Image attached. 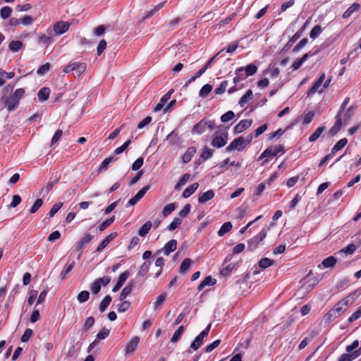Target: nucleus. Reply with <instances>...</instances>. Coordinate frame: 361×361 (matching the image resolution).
<instances>
[{
  "label": "nucleus",
  "instance_id": "obj_64",
  "mask_svg": "<svg viewBox=\"0 0 361 361\" xmlns=\"http://www.w3.org/2000/svg\"><path fill=\"white\" fill-rule=\"evenodd\" d=\"M33 335V331L30 329H26L23 336H21V341L23 343L27 342Z\"/></svg>",
  "mask_w": 361,
  "mask_h": 361
},
{
  "label": "nucleus",
  "instance_id": "obj_63",
  "mask_svg": "<svg viewBox=\"0 0 361 361\" xmlns=\"http://www.w3.org/2000/svg\"><path fill=\"white\" fill-rule=\"evenodd\" d=\"M191 209V206L190 204H186L183 208L179 212L178 215L180 218L186 217L190 213Z\"/></svg>",
  "mask_w": 361,
  "mask_h": 361
},
{
  "label": "nucleus",
  "instance_id": "obj_33",
  "mask_svg": "<svg viewBox=\"0 0 361 361\" xmlns=\"http://www.w3.org/2000/svg\"><path fill=\"white\" fill-rule=\"evenodd\" d=\"M166 298H167V293L165 292L161 293V295H159L157 298L156 301L154 303V309L156 310H158L159 308H160V307L162 305V304L166 301Z\"/></svg>",
  "mask_w": 361,
  "mask_h": 361
},
{
  "label": "nucleus",
  "instance_id": "obj_10",
  "mask_svg": "<svg viewBox=\"0 0 361 361\" xmlns=\"http://www.w3.org/2000/svg\"><path fill=\"white\" fill-rule=\"evenodd\" d=\"M325 74L322 73L319 78L314 82L311 88L307 92V95L311 96L314 94L315 92H322L323 90V87H322V85L325 80Z\"/></svg>",
  "mask_w": 361,
  "mask_h": 361
},
{
  "label": "nucleus",
  "instance_id": "obj_51",
  "mask_svg": "<svg viewBox=\"0 0 361 361\" xmlns=\"http://www.w3.org/2000/svg\"><path fill=\"white\" fill-rule=\"evenodd\" d=\"M228 86V81L224 80L221 82L219 87L215 88L214 93L216 94H221L225 92L226 87Z\"/></svg>",
  "mask_w": 361,
  "mask_h": 361
},
{
  "label": "nucleus",
  "instance_id": "obj_59",
  "mask_svg": "<svg viewBox=\"0 0 361 361\" xmlns=\"http://www.w3.org/2000/svg\"><path fill=\"white\" fill-rule=\"evenodd\" d=\"M43 200L42 199H37L30 209V214L35 213L42 205Z\"/></svg>",
  "mask_w": 361,
  "mask_h": 361
},
{
  "label": "nucleus",
  "instance_id": "obj_17",
  "mask_svg": "<svg viewBox=\"0 0 361 361\" xmlns=\"http://www.w3.org/2000/svg\"><path fill=\"white\" fill-rule=\"evenodd\" d=\"M337 258L334 256H329L325 258L322 262L318 265L319 269L331 268L334 267L337 262Z\"/></svg>",
  "mask_w": 361,
  "mask_h": 361
},
{
  "label": "nucleus",
  "instance_id": "obj_55",
  "mask_svg": "<svg viewBox=\"0 0 361 361\" xmlns=\"http://www.w3.org/2000/svg\"><path fill=\"white\" fill-rule=\"evenodd\" d=\"M130 143H131L130 140H128L126 141L121 146L117 147L114 150V154H121L122 152H123L128 147V146L130 145Z\"/></svg>",
  "mask_w": 361,
  "mask_h": 361
},
{
  "label": "nucleus",
  "instance_id": "obj_54",
  "mask_svg": "<svg viewBox=\"0 0 361 361\" xmlns=\"http://www.w3.org/2000/svg\"><path fill=\"white\" fill-rule=\"evenodd\" d=\"M109 330L105 327L102 328L97 334L96 338L99 340L105 339L109 335Z\"/></svg>",
  "mask_w": 361,
  "mask_h": 361
},
{
  "label": "nucleus",
  "instance_id": "obj_56",
  "mask_svg": "<svg viewBox=\"0 0 361 361\" xmlns=\"http://www.w3.org/2000/svg\"><path fill=\"white\" fill-rule=\"evenodd\" d=\"M50 69V63H46L39 67L37 71V73L39 75H43L47 73Z\"/></svg>",
  "mask_w": 361,
  "mask_h": 361
},
{
  "label": "nucleus",
  "instance_id": "obj_35",
  "mask_svg": "<svg viewBox=\"0 0 361 361\" xmlns=\"http://www.w3.org/2000/svg\"><path fill=\"white\" fill-rule=\"evenodd\" d=\"M111 302V297L110 295H106L104 299L101 301L99 310L101 312H104L108 306L109 305L110 302Z\"/></svg>",
  "mask_w": 361,
  "mask_h": 361
},
{
  "label": "nucleus",
  "instance_id": "obj_24",
  "mask_svg": "<svg viewBox=\"0 0 361 361\" xmlns=\"http://www.w3.org/2000/svg\"><path fill=\"white\" fill-rule=\"evenodd\" d=\"M118 159L115 156H110L103 160L99 167V171L102 172L107 170L109 165Z\"/></svg>",
  "mask_w": 361,
  "mask_h": 361
},
{
  "label": "nucleus",
  "instance_id": "obj_23",
  "mask_svg": "<svg viewBox=\"0 0 361 361\" xmlns=\"http://www.w3.org/2000/svg\"><path fill=\"white\" fill-rule=\"evenodd\" d=\"M75 262H74V261H72L71 262H68L65 264V266H64V267H63V269L62 271H61V274H60V277H61V279H63V280H64V279L67 277L68 274H69V273L73 270V269L75 267Z\"/></svg>",
  "mask_w": 361,
  "mask_h": 361
},
{
  "label": "nucleus",
  "instance_id": "obj_36",
  "mask_svg": "<svg viewBox=\"0 0 361 361\" xmlns=\"http://www.w3.org/2000/svg\"><path fill=\"white\" fill-rule=\"evenodd\" d=\"M244 72H245L247 77L253 75L257 71V67L254 63H250L245 67H241Z\"/></svg>",
  "mask_w": 361,
  "mask_h": 361
},
{
  "label": "nucleus",
  "instance_id": "obj_21",
  "mask_svg": "<svg viewBox=\"0 0 361 361\" xmlns=\"http://www.w3.org/2000/svg\"><path fill=\"white\" fill-rule=\"evenodd\" d=\"M133 286H134V283L133 281H131L121 290L120 295H119V300L121 301H123V300H125L130 294V293L133 290Z\"/></svg>",
  "mask_w": 361,
  "mask_h": 361
},
{
  "label": "nucleus",
  "instance_id": "obj_47",
  "mask_svg": "<svg viewBox=\"0 0 361 361\" xmlns=\"http://www.w3.org/2000/svg\"><path fill=\"white\" fill-rule=\"evenodd\" d=\"M335 119L334 126L328 132L330 137L334 136L338 132V113L335 116Z\"/></svg>",
  "mask_w": 361,
  "mask_h": 361
},
{
  "label": "nucleus",
  "instance_id": "obj_16",
  "mask_svg": "<svg viewBox=\"0 0 361 361\" xmlns=\"http://www.w3.org/2000/svg\"><path fill=\"white\" fill-rule=\"evenodd\" d=\"M129 276L130 273L128 271L122 273L119 276L118 281L113 288L112 291L114 293L117 292L123 286L124 283L126 281Z\"/></svg>",
  "mask_w": 361,
  "mask_h": 361
},
{
  "label": "nucleus",
  "instance_id": "obj_45",
  "mask_svg": "<svg viewBox=\"0 0 361 361\" xmlns=\"http://www.w3.org/2000/svg\"><path fill=\"white\" fill-rule=\"evenodd\" d=\"M183 331H184L183 326H180L178 328V329L174 332L172 338H171V341L172 343H176L180 338Z\"/></svg>",
  "mask_w": 361,
  "mask_h": 361
},
{
  "label": "nucleus",
  "instance_id": "obj_3",
  "mask_svg": "<svg viewBox=\"0 0 361 361\" xmlns=\"http://www.w3.org/2000/svg\"><path fill=\"white\" fill-rule=\"evenodd\" d=\"M211 328V324H209L198 336H196L195 340L190 345L189 352L191 353V350H198L202 345L203 344L204 338L207 337L209 334V330Z\"/></svg>",
  "mask_w": 361,
  "mask_h": 361
},
{
  "label": "nucleus",
  "instance_id": "obj_5",
  "mask_svg": "<svg viewBox=\"0 0 361 361\" xmlns=\"http://www.w3.org/2000/svg\"><path fill=\"white\" fill-rule=\"evenodd\" d=\"M94 236L90 233H85L83 236L77 242L75 245V250L80 252L78 259H80L82 250L92 240Z\"/></svg>",
  "mask_w": 361,
  "mask_h": 361
},
{
  "label": "nucleus",
  "instance_id": "obj_22",
  "mask_svg": "<svg viewBox=\"0 0 361 361\" xmlns=\"http://www.w3.org/2000/svg\"><path fill=\"white\" fill-rule=\"evenodd\" d=\"M72 66H73V71L75 74L77 75H80L82 73H83L86 68L87 65L85 63H79V62H73L72 61Z\"/></svg>",
  "mask_w": 361,
  "mask_h": 361
},
{
  "label": "nucleus",
  "instance_id": "obj_2",
  "mask_svg": "<svg viewBox=\"0 0 361 361\" xmlns=\"http://www.w3.org/2000/svg\"><path fill=\"white\" fill-rule=\"evenodd\" d=\"M215 125L216 124L214 121L208 120L207 118H202L193 126L191 133L192 134L200 135L202 134L206 130L207 128L211 130L214 129L215 128Z\"/></svg>",
  "mask_w": 361,
  "mask_h": 361
},
{
  "label": "nucleus",
  "instance_id": "obj_32",
  "mask_svg": "<svg viewBox=\"0 0 361 361\" xmlns=\"http://www.w3.org/2000/svg\"><path fill=\"white\" fill-rule=\"evenodd\" d=\"M177 204L176 202H173L166 205L162 210V215L164 217L168 216L171 214L176 208Z\"/></svg>",
  "mask_w": 361,
  "mask_h": 361
},
{
  "label": "nucleus",
  "instance_id": "obj_27",
  "mask_svg": "<svg viewBox=\"0 0 361 361\" xmlns=\"http://www.w3.org/2000/svg\"><path fill=\"white\" fill-rule=\"evenodd\" d=\"M337 152H338V142H336L334 147L331 149V152L326 156H325L320 161L319 166H322L329 162V161L332 158L333 155L335 154Z\"/></svg>",
  "mask_w": 361,
  "mask_h": 361
},
{
  "label": "nucleus",
  "instance_id": "obj_14",
  "mask_svg": "<svg viewBox=\"0 0 361 361\" xmlns=\"http://www.w3.org/2000/svg\"><path fill=\"white\" fill-rule=\"evenodd\" d=\"M70 27V24L65 21H58L54 25V31L57 35H62L67 32Z\"/></svg>",
  "mask_w": 361,
  "mask_h": 361
},
{
  "label": "nucleus",
  "instance_id": "obj_52",
  "mask_svg": "<svg viewBox=\"0 0 361 361\" xmlns=\"http://www.w3.org/2000/svg\"><path fill=\"white\" fill-rule=\"evenodd\" d=\"M90 298V293L87 290H82L77 296V299L80 303H83L88 300Z\"/></svg>",
  "mask_w": 361,
  "mask_h": 361
},
{
  "label": "nucleus",
  "instance_id": "obj_44",
  "mask_svg": "<svg viewBox=\"0 0 361 361\" xmlns=\"http://www.w3.org/2000/svg\"><path fill=\"white\" fill-rule=\"evenodd\" d=\"M191 263H192V261L189 258H186L185 259L180 266V269H179V271L180 274H184L191 266Z\"/></svg>",
  "mask_w": 361,
  "mask_h": 361
},
{
  "label": "nucleus",
  "instance_id": "obj_42",
  "mask_svg": "<svg viewBox=\"0 0 361 361\" xmlns=\"http://www.w3.org/2000/svg\"><path fill=\"white\" fill-rule=\"evenodd\" d=\"M274 261L267 258L264 257L259 260V267L263 269L269 267L274 264Z\"/></svg>",
  "mask_w": 361,
  "mask_h": 361
},
{
  "label": "nucleus",
  "instance_id": "obj_41",
  "mask_svg": "<svg viewBox=\"0 0 361 361\" xmlns=\"http://www.w3.org/2000/svg\"><path fill=\"white\" fill-rule=\"evenodd\" d=\"M213 156V150L208 148L207 147H205L202 153L200 154V159H202V161H206L208 159L211 158Z\"/></svg>",
  "mask_w": 361,
  "mask_h": 361
},
{
  "label": "nucleus",
  "instance_id": "obj_34",
  "mask_svg": "<svg viewBox=\"0 0 361 361\" xmlns=\"http://www.w3.org/2000/svg\"><path fill=\"white\" fill-rule=\"evenodd\" d=\"M232 224L229 221L225 222L218 231L219 236H223L232 229Z\"/></svg>",
  "mask_w": 361,
  "mask_h": 361
},
{
  "label": "nucleus",
  "instance_id": "obj_25",
  "mask_svg": "<svg viewBox=\"0 0 361 361\" xmlns=\"http://www.w3.org/2000/svg\"><path fill=\"white\" fill-rule=\"evenodd\" d=\"M198 187H199L198 183H194L191 184L190 185H189L184 190V191L182 193V197L183 198L189 197L197 190Z\"/></svg>",
  "mask_w": 361,
  "mask_h": 361
},
{
  "label": "nucleus",
  "instance_id": "obj_58",
  "mask_svg": "<svg viewBox=\"0 0 361 361\" xmlns=\"http://www.w3.org/2000/svg\"><path fill=\"white\" fill-rule=\"evenodd\" d=\"M220 343H221V340H219V339H217V340L214 341V342H212L209 345H207L206 348L204 349V351L205 353H210V352H212L213 350H214L216 348H217L219 346Z\"/></svg>",
  "mask_w": 361,
  "mask_h": 361
},
{
  "label": "nucleus",
  "instance_id": "obj_12",
  "mask_svg": "<svg viewBox=\"0 0 361 361\" xmlns=\"http://www.w3.org/2000/svg\"><path fill=\"white\" fill-rule=\"evenodd\" d=\"M338 317V303H336L334 307L330 310L324 317L323 322L326 324L334 321Z\"/></svg>",
  "mask_w": 361,
  "mask_h": 361
},
{
  "label": "nucleus",
  "instance_id": "obj_8",
  "mask_svg": "<svg viewBox=\"0 0 361 361\" xmlns=\"http://www.w3.org/2000/svg\"><path fill=\"white\" fill-rule=\"evenodd\" d=\"M228 141V133H224L221 135H214L211 142V145L215 148L224 147Z\"/></svg>",
  "mask_w": 361,
  "mask_h": 361
},
{
  "label": "nucleus",
  "instance_id": "obj_29",
  "mask_svg": "<svg viewBox=\"0 0 361 361\" xmlns=\"http://www.w3.org/2000/svg\"><path fill=\"white\" fill-rule=\"evenodd\" d=\"M152 223L149 221H146L140 228V229L138 230V235L140 236V237H144L148 233L149 231H150L152 226Z\"/></svg>",
  "mask_w": 361,
  "mask_h": 361
},
{
  "label": "nucleus",
  "instance_id": "obj_43",
  "mask_svg": "<svg viewBox=\"0 0 361 361\" xmlns=\"http://www.w3.org/2000/svg\"><path fill=\"white\" fill-rule=\"evenodd\" d=\"M150 265H151L150 262H144L142 264V266L140 267V269L137 272V275L139 276H145L149 270Z\"/></svg>",
  "mask_w": 361,
  "mask_h": 361
},
{
  "label": "nucleus",
  "instance_id": "obj_15",
  "mask_svg": "<svg viewBox=\"0 0 361 361\" xmlns=\"http://www.w3.org/2000/svg\"><path fill=\"white\" fill-rule=\"evenodd\" d=\"M252 123V121L250 119H245L240 121L234 128V133L236 134L240 133L249 128Z\"/></svg>",
  "mask_w": 361,
  "mask_h": 361
},
{
  "label": "nucleus",
  "instance_id": "obj_13",
  "mask_svg": "<svg viewBox=\"0 0 361 361\" xmlns=\"http://www.w3.org/2000/svg\"><path fill=\"white\" fill-rule=\"evenodd\" d=\"M305 25L306 23H305V25L293 35V36L288 40V42L283 47V48L282 49V51H288L295 44V42L302 36V34L305 30Z\"/></svg>",
  "mask_w": 361,
  "mask_h": 361
},
{
  "label": "nucleus",
  "instance_id": "obj_37",
  "mask_svg": "<svg viewBox=\"0 0 361 361\" xmlns=\"http://www.w3.org/2000/svg\"><path fill=\"white\" fill-rule=\"evenodd\" d=\"M212 90V85L210 84L204 85L199 92V96L202 98H205Z\"/></svg>",
  "mask_w": 361,
  "mask_h": 361
},
{
  "label": "nucleus",
  "instance_id": "obj_11",
  "mask_svg": "<svg viewBox=\"0 0 361 361\" xmlns=\"http://www.w3.org/2000/svg\"><path fill=\"white\" fill-rule=\"evenodd\" d=\"M140 338L135 336H133L127 343L125 349L126 355H132L135 353L140 343Z\"/></svg>",
  "mask_w": 361,
  "mask_h": 361
},
{
  "label": "nucleus",
  "instance_id": "obj_28",
  "mask_svg": "<svg viewBox=\"0 0 361 361\" xmlns=\"http://www.w3.org/2000/svg\"><path fill=\"white\" fill-rule=\"evenodd\" d=\"M50 89L49 87H42L37 93L38 99L40 102H45L49 99L50 94Z\"/></svg>",
  "mask_w": 361,
  "mask_h": 361
},
{
  "label": "nucleus",
  "instance_id": "obj_39",
  "mask_svg": "<svg viewBox=\"0 0 361 361\" xmlns=\"http://www.w3.org/2000/svg\"><path fill=\"white\" fill-rule=\"evenodd\" d=\"M180 18L177 17L164 25V27H166V31H172L175 27L178 25V23L180 22Z\"/></svg>",
  "mask_w": 361,
  "mask_h": 361
},
{
  "label": "nucleus",
  "instance_id": "obj_38",
  "mask_svg": "<svg viewBox=\"0 0 361 361\" xmlns=\"http://www.w3.org/2000/svg\"><path fill=\"white\" fill-rule=\"evenodd\" d=\"M359 8H360V4L357 3H354L343 14V17L344 18H349L355 11H357L359 9Z\"/></svg>",
  "mask_w": 361,
  "mask_h": 361
},
{
  "label": "nucleus",
  "instance_id": "obj_30",
  "mask_svg": "<svg viewBox=\"0 0 361 361\" xmlns=\"http://www.w3.org/2000/svg\"><path fill=\"white\" fill-rule=\"evenodd\" d=\"M23 47V44L19 40H13L8 44V49L12 52H17Z\"/></svg>",
  "mask_w": 361,
  "mask_h": 361
},
{
  "label": "nucleus",
  "instance_id": "obj_1",
  "mask_svg": "<svg viewBox=\"0 0 361 361\" xmlns=\"http://www.w3.org/2000/svg\"><path fill=\"white\" fill-rule=\"evenodd\" d=\"M25 90L18 88L8 97L4 95L1 97V102L4 104L8 111H13L18 108L20 100L23 98Z\"/></svg>",
  "mask_w": 361,
  "mask_h": 361
},
{
  "label": "nucleus",
  "instance_id": "obj_7",
  "mask_svg": "<svg viewBox=\"0 0 361 361\" xmlns=\"http://www.w3.org/2000/svg\"><path fill=\"white\" fill-rule=\"evenodd\" d=\"M267 236V231L262 229L258 234L247 241V247L249 250H255L259 243L263 240Z\"/></svg>",
  "mask_w": 361,
  "mask_h": 361
},
{
  "label": "nucleus",
  "instance_id": "obj_46",
  "mask_svg": "<svg viewBox=\"0 0 361 361\" xmlns=\"http://www.w3.org/2000/svg\"><path fill=\"white\" fill-rule=\"evenodd\" d=\"M182 223V220L179 217H175L172 222L168 226L167 229L173 231L176 229Z\"/></svg>",
  "mask_w": 361,
  "mask_h": 361
},
{
  "label": "nucleus",
  "instance_id": "obj_53",
  "mask_svg": "<svg viewBox=\"0 0 361 361\" xmlns=\"http://www.w3.org/2000/svg\"><path fill=\"white\" fill-rule=\"evenodd\" d=\"M322 29L320 25H315L310 33V38L314 39H316L322 32Z\"/></svg>",
  "mask_w": 361,
  "mask_h": 361
},
{
  "label": "nucleus",
  "instance_id": "obj_60",
  "mask_svg": "<svg viewBox=\"0 0 361 361\" xmlns=\"http://www.w3.org/2000/svg\"><path fill=\"white\" fill-rule=\"evenodd\" d=\"M62 206H63L62 202H56V204H54L49 212V216L53 217L59 212V210L62 207Z\"/></svg>",
  "mask_w": 361,
  "mask_h": 361
},
{
  "label": "nucleus",
  "instance_id": "obj_26",
  "mask_svg": "<svg viewBox=\"0 0 361 361\" xmlns=\"http://www.w3.org/2000/svg\"><path fill=\"white\" fill-rule=\"evenodd\" d=\"M235 76L233 78V82L235 84H238L239 82L245 80L247 78V75H246L245 72H244L241 67L235 70Z\"/></svg>",
  "mask_w": 361,
  "mask_h": 361
},
{
  "label": "nucleus",
  "instance_id": "obj_62",
  "mask_svg": "<svg viewBox=\"0 0 361 361\" xmlns=\"http://www.w3.org/2000/svg\"><path fill=\"white\" fill-rule=\"evenodd\" d=\"M308 42V39L307 38H303L301 39L299 43H298L294 48L293 49V52L296 53L299 51L302 48H303Z\"/></svg>",
  "mask_w": 361,
  "mask_h": 361
},
{
  "label": "nucleus",
  "instance_id": "obj_50",
  "mask_svg": "<svg viewBox=\"0 0 361 361\" xmlns=\"http://www.w3.org/2000/svg\"><path fill=\"white\" fill-rule=\"evenodd\" d=\"M94 318L92 316L88 317L84 323L83 325V331H87L94 324Z\"/></svg>",
  "mask_w": 361,
  "mask_h": 361
},
{
  "label": "nucleus",
  "instance_id": "obj_9",
  "mask_svg": "<svg viewBox=\"0 0 361 361\" xmlns=\"http://www.w3.org/2000/svg\"><path fill=\"white\" fill-rule=\"evenodd\" d=\"M150 185L144 186L141 190H140L137 193L130 198L126 204V207H131L136 204L146 194V192L149 190Z\"/></svg>",
  "mask_w": 361,
  "mask_h": 361
},
{
  "label": "nucleus",
  "instance_id": "obj_48",
  "mask_svg": "<svg viewBox=\"0 0 361 361\" xmlns=\"http://www.w3.org/2000/svg\"><path fill=\"white\" fill-rule=\"evenodd\" d=\"M12 13V8L9 6H4L0 10V16L3 19L8 18Z\"/></svg>",
  "mask_w": 361,
  "mask_h": 361
},
{
  "label": "nucleus",
  "instance_id": "obj_40",
  "mask_svg": "<svg viewBox=\"0 0 361 361\" xmlns=\"http://www.w3.org/2000/svg\"><path fill=\"white\" fill-rule=\"evenodd\" d=\"M324 130L325 127L324 126H321L317 128L315 132L310 136L309 141L310 142L316 141L320 137L321 134L324 131Z\"/></svg>",
  "mask_w": 361,
  "mask_h": 361
},
{
  "label": "nucleus",
  "instance_id": "obj_4",
  "mask_svg": "<svg viewBox=\"0 0 361 361\" xmlns=\"http://www.w3.org/2000/svg\"><path fill=\"white\" fill-rule=\"evenodd\" d=\"M285 153L284 147L283 145H279L276 146H270L267 147L259 156L258 160H261L264 158L269 157H275L279 154Z\"/></svg>",
  "mask_w": 361,
  "mask_h": 361
},
{
  "label": "nucleus",
  "instance_id": "obj_18",
  "mask_svg": "<svg viewBox=\"0 0 361 361\" xmlns=\"http://www.w3.org/2000/svg\"><path fill=\"white\" fill-rule=\"evenodd\" d=\"M197 152L195 147H188L182 156V161L184 164L190 162Z\"/></svg>",
  "mask_w": 361,
  "mask_h": 361
},
{
  "label": "nucleus",
  "instance_id": "obj_61",
  "mask_svg": "<svg viewBox=\"0 0 361 361\" xmlns=\"http://www.w3.org/2000/svg\"><path fill=\"white\" fill-rule=\"evenodd\" d=\"M144 163V158L143 157H139L137 159L133 164H132V170L133 171H137L139 170Z\"/></svg>",
  "mask_w": 361,
  "mask_h": 361
},
{
  "label": "nucleus",
  "instance_id": "obj_20",
  "mask_svg": "<svg viewBox=\"0 0 361 361\" xmlns=\"http://www.w3.org/2000/svg\"><path fill=\"white\" fill-rule=\"evenodd\" d=\"M214 197V192L213 190H209L199 195L198 202L204 204L207 201L212 200Z\"/></svg>",
  "mask_w": 361,
  "mask_h": 361
},
{
  "label": "nucleus",
  "instance_id": "obj_19",
  "mask_svg": "<svg viewBox=\"0 0 361 361\" xmlns=\"http://www.w3.org/2000/svg\"><path fill=\"white\" fill-rule=\"evenodd\" d=\"M176 247L177 241L174 239H172L165 244L162 248V252L165 255L167 256L173 252L176 249Z\"/></svg>",
  "mask_w": 361,
  "mask_h": 361
},
{
  "label": "nucleus",
  "instance_id": "obj_6",
  "mask_svg": "<svg viewBox=\"0 0 361 361\" xmlns=\"http://www.w3.org/2000/svg\"><path fill=\"white\" fill-rule=\"evenodd\" d=\"M244 137H238L234 139L226 148V152H231L233 150L243 151L245 148Z\"/></svg>",
  "mask_w": 361,
  "mask_h": 361
},
{
  "label": "nucleus",
  "instance_id": "obj_57",
  "mask_svg": "<svg viewBox=\"0 0 361 361\" xmlns=\"http://www.w3.org/2000/svg\"><path fill=\"white\" fill-rule=\"evenodd\" d=\"M234 116V112L232 111H228L221 116V121L223 123H226L233 119Z\"/></svg>",
  "mask_w": 361,
  "mask_h": 361
},
{
  "label": "nucleus",
  "instance_id": "obj_49",
  "mask_svg": "<svg viewBox=\"0 0 361 361\" xmlns=\"http://www.w3.org/2000/svg\"><path fill=\"white\" fill-rule=\"evenodd\" d=\"M115 220V216H112L111 217L104 220L99 226V231H104L106 228H108Z\"/></svg>",
  "mask_w": 361,
  "mask_h": 361
},
{
  "label": "nucleus",
  "instance_id": "obj_31",
  "mask_svg": "<svg viewBox=\"0 0 361 361\" xmlns=\"http://www.w3.org/2000/svg\"><path fill=\"white\" fill-rule=\"evenodd\" d=\"M252 97V91L251 90H248L246 93L241 97L239 100V105L241 107H243Z\"/></svg>",
  "mask_w": 361,
  "mask_h": 361
}]
</instances>
